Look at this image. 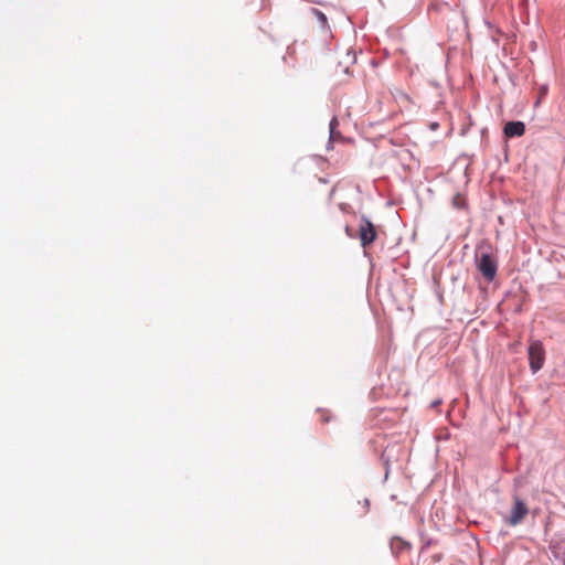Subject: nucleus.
Listing matches in <instances>:
<instances>
[{
	"label": "nucleus",
	"mask_w": 565,
	"mask_h": 565,
	"mask_svg": "<svg viewBox=\"0 0 565 565\" xmlns=\"http://www.w3.org/2000/svg\"><path fill=\"white\" fill-rule=\"evenodd\" d=\"M359 236L363 247L370 246L377 237L375 225L366 217L361 220Z\"/></svg>",
	"instance_id": "obj_2"
},
{
	"label": "nucleus",
	"mask_w": 565,
	"mask_h": 565,
	"mask_svg": "<svg viewBox=\"0 0 565 565\" xmlns=\"http://www.w3.org/2000/svg\"><path fill=\"white\" fill-rule=\"evenodd\" d=\"M529 363L533 374L537 373L544 365L545 350L539 340L531 341L529 345Z\"/></svg>",
	"instance_id": "obj_1"
},
{
	"label": "nucleus",
	"mask_w": 565,
	"mask_h": 565,
	"mask_svg": "<svg viewBox=\"0 0 565 565\" xmlns=\"http://www.w3.org/2000/svg\"><path fill=\"white\" fill-rule=\"evenodd\" d=\"M318 15H319V19H321L322 21H326V17L322 12H318Z\"/></svg>",
	"instance_id": "obj_8"
},
{
	"label": "nucleus",
	"mask_w": 565,
	"mask_h": 565,
	"mask_svg": "<svg viewBox=\"0 0 565 565\" xmlns=\"http://www.w3.org/2000/svg\"><path fill=\"white\" fill-rule=\"evenodd\" d=\"M513 508L508 519V523L512 526L518 525L527 515L529 509L523 500L519 497L513 498Z\"/></svg>",
	"instance_id": "obj_3"
},
{
	"label": "nucleus",
	"mask_w": 565,
	"mask_h": 565,
	"mask_svg": "<svg viewBox=\"0 0 565 565\" xmlns=\"http://www.w3.org/2000/svg\"><path fill=\"white\" fill-rule=\"evenodd\" d=\"M545 93H546V88H545V87H543V88H542V90H541V94L543 95V94H545Z\"/></svg>",
	"instance_id": "obj_9"
},
{
	"label": "nucleus",
	"mask_w": 565,
	"mask_h": 565,
	"mask_svg": "<svg viewBox=\"0 0 565 565\" xmlns=\"http://www.w3.org/2000/svg\"><path fill=\"white\" fill-rule=\"evenodd\" d=\"M452 203L456 207H463L465 206V198L461 194L455 195Z\"/></svg>",
	"instance_id": "obj_6"
},
{
	"label": "nucleus",
	"mask_w": 565,
	"mask_h": 565,
	"mask_svg": "<svg viewBox=\"0 0 565 565\" xmlns=\"http://www.w3.org/2000/svg\"><path fill=\"white\" fill-rule=\"evenodd\" d=\"M525 132V125L522 121H509L504 126L507 137H521Z\"/></svg>",
	"instance_id": "obj_5"
},
{
	"label": "nucleus",
	"mask_w": 565,
	"mask_h": 565,
	"mask_svg": "<svg viewBox=\"0 0 565 565\" xmlns=\"http://www.w3.org/2000/svg\"><path fill=\"white\" fill-rule=\"evenodd\" d=\"M338 125V120L337 118H333L331 121H330V130H331V134L333 132V129L337 127Z\"/></svg>",
	"instance_id": "obj_7"
},
{
	"label": "nucleus",
	"mask_w": 565,
	"mask_h": 565,
	"mask_svg": "<svg viewBox=\"0 0 565 565\" xmlns=\"http://www.w3.org/2000/svg\"><path fill=\"white\" fill-rule=\"evenodd\" d=\"M478 268L487 280L491 281L495 277L497 263L490 255H481L478 262Z\"/></svg>",
	"instance_id": "obj_4"
}]
</instances>
